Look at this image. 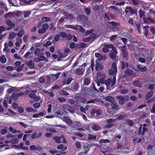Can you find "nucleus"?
Wrapping results in <instances>:
<instances>
[{"mask_svg":"<svg viewBox=\"0 0 155 155\" xmlns=\"http://www.w3.org/2000/svg\"><path fill=\"white\" fill-rule=\"evenodd\" d=\"M120 25V23L114 21L108 22L107 23L108 28L110 30L109 32L111 31H119V29L117 27Z\"/></svg>","mask_w":155,"mask_h":155,"instance_id":"nucleus-1","label":"nucleus"},{"mask_svg":"<svg viewBox=\"0 0 155 155\" xmlns=\"http://www.w3.org/2000/svg\"><path fill=\"white\" fill-rule=\"evenodd\" d=\"M116 76L114 75L113 76L112 81L110 78H108L107 79L105 82V84L106 86V89L109 90L110 89V87L109 86L110 85L111 87L114 86L116 84Z\"/></svg>","mask_w":155,"mask_h":155,"instance_id":"nucleus-2","label":"nucleus"},{"mask_svg":"<svg viewBox=\"0 0 155 155\" xmlns=\"http://www.w3.org/2000/svg\"><path fill=\"white\" fill-rule=\"evenodd\" d=\"M117 72V68L116 66V63H113L110 69L109 70V74L110 75L114 74L116 76V74Z\"/></svg>","mask_w":155,"mask_h":155,"instance_id":"nucleus-3","label":"nucleus"},{"mask_svg":"<svg viewBox=\"0 0 155 155\" xmlns=\"http://www.w3.org/2000/svg\"><path fill=\"white\" fill-rule=\"evenodd\" d=\"M140 127L139 128L138 131L139 134L140 135H143L145 132H146L147 130V129L146 128V127L147 126V125L146 124H144L143 125V127L142 128V125L141 124H140Z\"/></svg>","mask_w":155,"mask_h":155,"instance_id":"nucleus-4","label":"nucleus"},{"mask_svg":"<svg viewBox=\"0 0 155 155\" xmlns=\"http://www.w3.org/2000/svg\"><path fill=\"white\" fill-rule=\"evenodd\" d=\"M26 91L27 93L29 92L30 93L28 95V96L31 98L34 99V98L35 97V94L37 93V90H26Z\"/></svg>","mask_w":155,"mask_h":155,"instance_id":"nucleus-5","label":"nucleus"},{"mask_svg":"<svg viewBox=\"0 0 155 155\" xmlns=\"http://www.w3.org/2000/svg\"><path fill=\"white\" fill-rule=\"evenodd\" d=\"M95 55L96 57L98 58V60H105L106 59V57L105 55H103L101 54L97 53H96Z\"/></svg>","mask_w":155,"mask_h":155,"instance_id":"nucleus-6","label":"nucleus"},{"mask_svg":"<svg viewBox=\"0 0 155 155\" xmlns=\"http://www.w3.org/2000/svg\"><path fill=\"white\" fill-rule=\"evenodd\" d=\"M85 71V68H80L76 69L75 73L78 75H81L83 74Z\"/></svg>","mask_w":155,"mask_h":155,"instance_id":"nucleus-7","label":"nucleus"},{"mask_svg":"<svg viewBox=\"0 0 155 155\" xmlns=\"http://www.w3.org/2000/svg\"><path fill=\"white\" fill-rule=\"evenodd\" d=\"M110 44H105L103 45L102 50L104 53H108L109 51V48H110Z\"/></svg>","mask_w":155,"mask_h":155,"instance_id":"nucleus-8","label":"nucleus"},{"mask_svg":"<svg viewBox=\"0 0 155 155\" xmlns=\"http://www.w3.org/2000/svg\"><path fill=\"white\" fill-rule=\"evenodd\" d=\"M107 122L109 124H107L106 126V127L107 128H110L112 126L114 125L112 123L115 121V120H113L112 119H108L107 120Z\"/></svg>","mask_w":155,"mask_h":155,"instance_id":"nucleus-9","label":"nucleus"},{"mask_svg":"<svg viewBox=\"0 0 155 155\" xmlns=\"http://www.w3.org/2000/svg\"><path fill=\"white\" fill-rule=\"evenodd\" d=\"M71 90L73 91H77L79 88V86L78 84L77 83L72 84L71 86Z\"/></svg>","mask_w":155,"mask_h":155,"instance_id":"nucleus-10","label":"nucleus"},{"mask_svg":"<svg viewBox=\"0 0 155 155\" xmlns=\"http://www.w3.org/2000/svg\"><path fill=\"white\" fill-rule=\"evenodd\" d=\"M117 98L119 100V103L120 104H124L126 102L125 100L123 97L121 96H117Z\"/></svg>","mask_w":155,"mask_h":155,"instance_id":"nucleus-11","label":"nucleus"},{"mask_svg":"<svg viewBox=\"0 0 155 155\" xmlns=\"http://www.w3.org/2000/svg\"><path fill=\"white\" fill-rule=\"evenodd\" d=\"M143 21L144 22L147 23H155V21L153 20L152 18L147 17L146 18H144L143 19Z\"/></svg>","mask_w":155,"mask_h":155,"instance_id":"nucleus-12","label":"nucleus"},{"mask_svg":"<svg viewBox=\"0 0 155 155\" xmlns=\"http://www.w3.org/2000/svg\"><path fill=\"white\" fill-rule=\"evenodd\" d=\"M125 11L126 14L130 12L131 14H134L135 13V10L131 7H127L125 9Z\"/></svg>","mask_w":155,"mask_h":155,"instance_id":"nucleus-13","label":"nucleus"},{"mask_svg":"<svg viewBox=\"0 0 155 155\" xmlns=\"http://www.w3.org/2000/svg\"><path fill=\"white\" fill-rule=\"evenodd\" d=\"M90 129V127L89 124H87L84 126L82 128H78V130L80 131L84 130H89Z\"/></svg>","mask_w":155,"mask_h":155,"instance_id":"nucleus-14","label":"nucleus"},{"mask_svg":"<svg viewBox=\"0 0 155 155\" xmlns=\"http://www.w3.org/2000/svg\"><path fill=\"white\" fill-rule=\"evenodd\" d=\"M64 136H54L53 139L55 140V142L58 143L61 142V138H64Z\"/></svg>","mask_w":155,"mask_h":155,"instance_id":"nucleus-15","label":"nucleus"},{"mask_svg":"<svg viewBox=\"0 0 155 155\" xmlns=\"http://www.w3.org/2000/svg\"><path fill=\"white\" fill-rule=\"evenodd\" d=\"M6 24L9 26L8 28V30L12 29L15 25L14 23H13L10 20H7L6 22Z\"/></svg>","mask_w":155,"mask_h":155,"instance_id":"nucleus-16","label":"nucleus"},{"mask_svg":"<svg viewBox=\"0 0 155 155\" xmlns=\"http://www.w3.org/2000/svg\"><path fill=\"white\" fill-rule=\"evenodd\" d=\"M95 35L94 34H92L91 35V36L90 37L84 38L83 39V41L85 42H87L91 41L92 38H95Z\"/></svg>","mask_w":155,"mask_h":155,"instance_id":"nucleus-17","label":"nucleus"},{"mask_svg":"<svg viewBox=\"0 0 155 155\" xmlns=\"http://www.w3.org/2000/svg\"><path fill=\"white\" fill-rule=\"evenodd\" d=\"M137 68L141 71L145 72L147 71V69L145 66L141 64H138L137 65Z\"/></svg>","mask_w":155,"mask_h":155,"instance_id":"nucleus-18","label":"nucleus"},{"mask_svg":"<svg viewBox=\"0 0 155 155\" xmlns=\"http://www.w3.org/2000/svg\"><path fill=\"white\" fill-rule=\"evenodd\" d=\"M81 126V124L79 122H74L71 124V126L73 128H77L80 127Z\"/></svg>","mask_w":155,"mask_h":155,"instance_id":"nucleus-19","label":"nucleus"},{"mask_svg":"<svg viewBox=\"0 0 155 155\" xmlns=\"http://www.w3.org/2000/svg\"><path fill=\"white\" fill-rule=\"evenodd\" d=\"M57 148L58 150H61L62 151H64L67 149V147L66 146H64L63 144H61L57 146Z\"/></svg>","mask_w":155,"mask_h":155,"instance_id":"nucleus-20","label":"nucleus"},{"mask_svg":"<svg viewBox=\"0 0 155 155\" xmlns=\"http://www.w3.org/2000/svg\"><path fill=\"white\" fill-rule=\"evenodd\" d=\"M41 49L40 48H37L35 49L34 53L35 55L36 56H38L40 55H44V54L42 53H41Z\"/></svg>","mask_w":155,"mask_h":155,"instance_id":"nucleus-21","label":"nucleus"},{"mask_svg":"<svg viewBox=\"0 0 155 155\" xmlns=\"http://www.w3.org/2000/svg\"><path fill=\"white\" fill-rule=\"evenodd\" d=\"M16 147L18 148H21L24 150H28V148L27 147H24V143L22 142L20 143L19 145H17Z\"/></svg>","mask_w":155,"mask_h":155,"instance_id":"nucleus-22","label":"nucleus"},{"mask_svg":"<svg viewBox=\"0 0 155 155\" xmlns=\"http://www.w3.org/2000/svg\"><path fill=\"white\" fill-rule=\"evenodd\" d=\"M122 50L123 56L126 59H127L128 57V55L126 49H122Z\"/></svg>","mask_w":155,"mask_h":155,"instance_id":"nucleus-23","label":"nucleus"},{"mask_svg":"<svg viewBox=\"0 0 155 155\" xmlns=\"http://www.w3.org/2000/svg\"><path fill=\"white\" fill-rule=\"evenodd\" d=\"M139 13L140 17L143 19L145 18V12L143 10L141 9L139 11Z\"/></svg>","mask_w":155,"mask_h":155,"instance_id":"nucleus-24","label":"nucleus"},{"mask_svg":"<svg viewBox=\"0 0 155 155\" xmlns=\"http://www.w3.org/2000/svg\"><path fill=\"white\" fill-rule=\"evenodd\" d=\"M28 65L31 68H33L35 65L34 61L32 60L29 61L28 63Z\"/></svg>","mask_w":155,"mask_h":155,"instance_id":"nucleus-25","label":"nucleus"},{"mask_svg":"<svg viewBox=\"0 0 155 155\" xmlns=\"http://www.w3.org/2000/svg\"><path fill=\"white\" fill-rule=\"evenodd\" d=\"M105 100L111 103L114 101V98L113 97L110 96H108L105 97Z\"/></svg>","mask_w":155,"mask_h":155,"instance_id":"nucleus-26","label":"nucleus"},{"mask_svg":"<svg viewBox=\"0 0 155 155\" xmlns=\"http://www.w3.org/2000/svg\"><path fill=\"white\" fill-rule=\"evenodd\" d=\"M6 61L7 59L5 55H2L0 57V62H1L2 63H5L6 62Z\"/></svg>","mask_w":155,"mask_h":155,"instance_id":"nucleus-27","label":"nucleus"},{"mask_svg":"<svg viewBox=\"0 0 155 155\" xmlns=\"http://www.w3.org/2000/svg\"><path fill=\"white\" fill-rule=\"evenodd\" d=\"M19 141V139L17 138H13L10 140V142L12 144H15L17 143Z\"/></svg>","mask_w":155,"mask_h":155,"instance_id":"nucleus-28","label":"nucleus"},{"mask_svg":"<svg viewBox=\"0 0 155 155\" xmlns=\"http://www.w3.org/2000/svg\"><path fill=\"white\" fill-rule=\"evenodd\" d=\"M63 120L68 124L70 125L72 123L71 120L67 117H64Z\"/></svg>","mask_w":155,"mask_h":155,"instance_id":"nucleus-29","label":"nucleus"},{"mask_svg":"<svg viewBox=\"0 0 155 155\" xmlns=\"http://www.w3.org/2000/svg\"><path fill=\"white\" fill-rule=\"evenodd\" d=\"M17 33L13 32H11L10 33L8 38L9 39H13L15 37Z\"/></svg>","mask_w":155,"mask_h":155,"instance_id":"nucleus-30","label":"nucleus"},{"mask_svg":"<svg viewBox=\"0 0 155 155\" xmlns=\"http://www.w3.org/2000/svg\"><path fill=\"white\" fill-rule=\"evenodd\" d=\"M133 84L134 86L138 87H141L142 85L141 83L138 80L134 81Z\"/></svg>","mask_w":155,"mask_h":155,"instance_id":"nucleus-31","label":"nucleus"},{"mask_svg":"<svg viewBox=\"0 0 155 155\" xmlns=\"http://www.w3.org/2000/svg\"><path fill=\"white\" fill-rule=\"evenodd\" d=\"M9 131L12 133L15 134L16 133H20L21 131H17L15 129L12 127H10L9 128Z\"/></svg>","mask_w":155,"mask_h":155,"instance_id":"nucleus-32","label":"nucleus"},{"mask_svg":"<svg viewBox=\"0 0 155 155\" xmlns=\"http://www.w3.org/2000/svg\"><path fill=\"white\" fill-rule=\"evenodd\" d=\"M153 93V91H150L147 93L146 96V100H148L150 99L152 96Z\"/></svg>","mask_w":155,"mask_h":155,"instance_id":"nucleus-33","label":"nucleus"},{"mask_svg":"<svg viewBox=\"0 0 155 155\" xmlns=\"http://www.w3.org/2000/svg\"><path fill=\"white\" fill-rule=\"evenodd\" d=\"M13 15H13L11 12H10L5 15V19H7L9 18L12 17Z\"/></svg>","mask_w":155,"mask_h":155,"instance_id":"nucleus-34","label":"nucleus"},{"mask_svg":"<svg viewBox=\"0 0 155 155\" xmlns=\"http://www.w3.org/2000/svg\"><path fill=\"white\" fill-rule=\"evenodd\" d=\"M25 66V64H23L19 66L16 69L17 72H19L21 71Z\"/></svg>","mask_w":155,"mask_h":155,"instance_id":"nucleus-35","label":"nucleus"},{"mask_svg":"<svg viewBox=\"0 0 155 155\" xmlns=\"http://www.w3.org/2000/svg\"><path fill=\"white\" fill-rule=\"evenodd\" d=\"M92 128L94 130H98L100 129L101 127L97 124H94L93 125Z\"/></svg>","mask_w":155,"mask_h":155,"instance_id":"nucleus-36","label":"nucleus"},{"mask_svg":"<svg viewBox=\"0 0 155 155\" xmlns=\"http://www.w3.org/2000/svg\"><path fill=\"white\" fill-rule=\"evenodd\" d=\"M38 56L40 59L41 61H44L46 62L48 61V58L44 56L41 55H40Z\"/></svg>","mask_w":155,"mask_h":155,"instance_id":"nucleus-37","label":"nucleus"},{"mask_svg":"<svg viewBox=\"0 0 155 155\" xmlns=\"http://www.w3.org/2000/svg\"><path fill=\"white\" fill-rule=\"evenodd\" d=\"M125 74H128L129 75H131L133 74V71L130 69H127L125 71Z\"/></svg>","mask_w":155,"mask_h":155,"instance_id":"nucleus-38","label":"nucleus"},{"mask_svg":"<svg viewBox=\"0 0 155 155\" xmlns=\"http://www.w3.org/2000/svg\"><path fill=\"white\" fill-rule=\"evenodd\" d=\"M133 141L135 144L138 143L141 141V139L138 137H136L134 139Z\"/></svg>","mask_w":155,"mask_h":155,"instance_id":"nucleus-39","label":"nucleus"},{"mask_svg":"<svg viewBox=\"0 0 155 155\" xmlns=\"http://www.w3.org/2000/svg\"><path fill=\"white\" fill-rule=\"evenodd\" d=\"M128 92V90L124 87H123V88L121 89L120 91V93L123 94H127Z\"/></svg>","mask_w":155,"mask_h":155,"instance_id":"nucleus-40","label":"nucleus"},{"mask_svg":"<svg viewBox=\"0 0 155 155\" xmlns=\"http://www.w3.org/2000/svg\"><path fill=\"white\" fill-rule=\"evenodd\" d=\"M111 106L112 108L113 109H116L118 108L117 104L115 102H114V101L111 103Z\"/></svg>","mask_w":155,"mask_h":155,"instance_id":"nucleus-41","label":"nucleus"},{"mask_svg":"<svg viewBox=\"0 0 155 155\" xmlns=\"http://www.w3.org/2000/svg\"><path fill=\"white\" fill-rule=\"evenodd\" d=\"M125 124H128L130 126H133L134 124V121L130 120H127L125 122Z\"/></svg>","mask_w":155,"mask_h":155,"instance_id":"nucleus-42","label":"nucleus"},{"mask_svg":"<svg viewBox=\"0 0 155 155\" xmlns=\"http://www.w3.org/2000/svg\"><path fill=\"white\" fill-rule=\"evenodd\" d=\"M68 55V54H61L57 58L58 61H59L63 58H65Z\"/></svg>","mask_w":155,"mask_h":155,"instance_id":"nucleus-43","label":"nucleus"},{"mask_svg":"<svg viewBox=\"0 0 155 155\" xmlns=\"http://www.w3.org/2000/svg\"><path fill=\"white\" fill-rule=\"evenodd\" d=\"M59 93L61 94L67 95L69 94L66 91L63 90H62L59 91Z\"/></svg>","mask_w":155,"mask_h":155,"instance_id":"nucleus-44","label":"nucleus"},{"mask_svg":"<svg viewBox=\"0 0 155 155\" xmlns=\"http://www.w3.org/2000/svg\"><path fill=\"white\" fill-rule=\"evenodd\" d=\"M110 48H112L113 53H114L115 54H117L118 52L114 46L112 44H110Z\"/></svg>","mask_w":155,"mask_h":155,"instance_id":"nucleus-45","label":"nucleus"},{"mask_svg":"<svg viewBox=\"0 0 155 155\" xmlns=\"http://www.w3.org/2000/svg\"><path fill=\"white\" fill-rule=\"evenodd\" d=\"M7 128L6 127H5V128H3L1 130L0 132L1 134L4 135L7 132Z\"/></svg>","mask_w":155,"mask_h":155,"instance_id":"nucleus-46","label":"nucleus"},{"mask_svg":"<svg viewBox=\"0 0 155 155\" xmlns=\"http://www.w3.org/2000/svg\"><path fill=\"white\" fill-rule=\"evenodd\" d=\"M10 88H8L7 90L6 91L7 93H10L16 90V87L12 86H10Z\"/></svg>","mask_w":155,"mask_h":155,"instance_id":"nucleus-47","label":"nucleus"},{"mask_svg":"<svg viewBox=\"0 0 155 155\" xmlns=\"http://www.w3.org/2000/svg\"><path fill=\"white\" fill-rule=\"evenodd\" d=\"M116 54H115L114 53L110 52V57L113 60H115L116 59Z\"/></svg>","mask_w":155,"mask_h":155,"instance_id":"nucleus-48","label":"nucleus"},{"mask_svg":"<svg viewBox=\"0 0 155 155\" xmlns=\"http://www.w3.org/2000/svg\"><path fill=\"white\" fill-rule=\"evenodd\" d=\"M122 68L124 69L125 67H127L128 66V64L126 62H122Z\"/></svg>","mask_w":155,"mask_h":155,"instance_id":"nucleus-49","label":"nucleus"},{"mask_svg":"<svg viewBox=\"0 0 155 155\" xmlns=\"http://www.w3.org/2000/svg\"><path fill=\"white\" fill-rule=\"evenodd\" d=\"M90 83V80L87 78H86L84 79V84L85 85H88Z\"/></svg>","mask_w":155,"mask_h":155,"instance_id":"nucleus-50","label":"nucleus"},{"mask_svg":"<svg viewBox=\"0 0 155 155\" xmlns=\"http://www.w3.org/2000/svg\"><path fill=\"white\" fill-rule=\"evenodd\" d=\"M0 8H6V4L3 2H0Z\"/></svg>","mask_w":155,"mask_h":155,"instance_id":"nucleus-51","label":"nucleus"},{"mask_svg":"<svg viewBox=\"0 0 155 155\" xmlns=\"http://www.w3.org/2000/svg\"><path fill=\"white\" fill-rule=\"evenodd\" d=\"M83 147L85 152L87 153V152L90 150V149L89 148V145L88 144L84 145L83 146Z\"/></svg>","mask_w":155,"mask_h":155,"instance_id":"nucleus-52","label":"nucleus"},{"mask_svg":"<svg viewBox=\"0 0 155 155\" xmlns=\"http://www.w3.org/2000/svg\"><path fill=\"white\" fill-rule=\"evenodd\" d=\"M123 146L120 145H118L117 147L115 149V150L117 152H120L122 151V148Z\"/></svg>","mask_w":155,"mask_h":155,"instance_id":"nucleus-53","label":"nucleus"},{"mask_svg":"<svg viewBox=\"0 0 155 155\" xmlns=\"http://www.w3.org/2000/svg\"><path fill=\"white\" fill-rule=\"evenodd\" d=\"M24 31L23 30H22L20 31L17 34V35H18L19 37H21L22 36L24 35Z\"/></svg>","mask_w":155,"mask_h":155,"instance_id":"nucleus-54","label":"nucleus"},{"mask_svg":"<svg viewBox=\"0 0 155 155\" xmlns=\"http://www.w3.org/2000/svg\"><path fill=\"white\" fill-rule=\"evenodd\" d=\"M110 142V140L108 139H101L100 141V143H107Z\"/></svg>","mask_w":155,"mask_h":155,"instance_id":"nucleus-55","label":"nucleus"},{"mask_svg":"<svg viewBox=\"0 0 155 155\" xmlns=\"http://www.w3.org/2000/svg\"><path fill=\"white\" fill-rule=\"evenodd\" d=\"M49 153L52 155H54V154L58 153V151L56 150H50Z\"/></svg>","mask_w":155,"mask_h":155,"instance_id":"nucleus-56","label":"nucleus"},{"mask_svg":"<svg viewBox=\"0 0 155 155\" xmlns=\"http://www.w3.org/2000/svg\"><path fill=\"white\" fill-rule=\"evenodd\" d=\"M50 19V18L49 17H43L42 18V20L43 21H48Z\"/></svg>","mask_w":155,"mask_h":155,"instance_id":"nucleus-57","label":"nucleus"},{"mask_svg":"<svg viewBox=\"0 0 155 155\" xmlns=\"http://www.w3.org/2000/svg\"><path fill=\"white\" fill-rule=\"evenodd\" d=\"M11 97L13 98L15 100H17L18 98L17 94L16 93H13Z\"/></svg>","mask_w":155,"mask_h":155,"instance_id":"nucleus-58","label":"nucleus"},{"mask_svg":"<svg viewBox=\"0 0 155 155\" xmlns=\"http://www.w3.org/2000/svg\"><path fill=\"white\" fill-rule=\"evenodd\" d=\"M137 31L138 33L140 34L141 33V31L140 30V24H137Z\"/></svg>","mask_w":155,"mask_h":155,"instance_id":"nucleus-59","label":"nucleus"},{"mask_svg":"<svg viewBox=\"0 0 155 155\" xmlns=\"http://www.w3.org/2000/svg\"><path fill=\"white\" fill-rule=\"evenodd\" d=\"M58 101L60 102H64L66 101V99L64 97H58Z\"/></svg>","mask_w":155,"mask_h":155,"instance_id":"nucleus-60","label":"nucleus"},{"mask_svg":"<svg viewBox=\"0 0 155 155\" xmlns=\"http://www.w3.org/2000/svg\"><path fill=\"white\" fill-rule=\"evenodd\" d=\"M22 13L20 11H17L16 12H14V15L15 16H19L21 15Z\"/></svg>","mask_w":155,"mask_h":155,"instance_id":"nucleus-61","label":"nucleus"},{"mask_svg":"<svg viewBox=\"0 0 155 155\" xmlns=\"http://www.w3.org/2000/svg\"><path fill=\"white\" fill-rule=\"evenodd\" d=\"M60 36L62 38H65L67 36V34L64 32H61L59 33Z\"/></svg>","mask_w":155,"mask_h":155,"instance_id":"nucleus-62","label":"nucleus"},{"mask_svg":"<svg viewBox=\"0 0 155 155\" xmlns=\"http://www.w3.org/2000/svg\"><path fill=\"white\" fill-rule=\"evenodd\" d=\"M75 144L77 148L80 149L81 148V144L80 142L78 141L76 142Z\"/></svg>","mask_w":155,"mask_h":155,"instance_id":"nucleus-63","label":"nucleus"},{"mask_svg":"<svg viewBox=\"0 0 155 155\" xmlns=\"http://www.w3.org/2000/svg\"><path fill=\"white\" fill-rule=\"evenodd\" d=\"M30 149L31 150H36L37 149V148L35 145H33L30 146Z\"/></svg>","mask_w":155,"mask_h":155,"instance_id":"nucleus-64","label":"nucleus"}]
</instances>
